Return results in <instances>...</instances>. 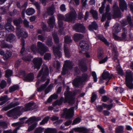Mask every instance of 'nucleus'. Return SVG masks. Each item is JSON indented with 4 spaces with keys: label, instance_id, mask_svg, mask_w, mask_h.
Here are the masks:
<instances>
[{
    "label": "nucleus",
    "instance_id": "obj_1",
    "mask_svg": "<svg viewBox=\"0 0 133 133\" xmlns=\"http://www.w3.org/2000/svg\"><path fill=\"white\" fill-rule=\"evenodd\" d=\"M15 25L17 26V35L18 37H22L24 38H26L28 37V34L25 31V29L21 28V24L23 22V20L21 17L18 19H15L13 21Z\"/></svg>",
    "mask_w": 133,
    "mask_h": 133
},
{
    "label": "nucleus",
    "instance_id": "obj_2",
    "mask_svg": "<svg viewBox=\"0 0 133 133\" xmlns=\"http://www.w3.org/2000/svg\"><path fill=\"white\" fill-rule=\"evenodd\" d=\"M90 76V75L86 73H84L82 74L81 76H79L74 79L73 82V84L76 87H78L83 82L88 81Z\"/></svg>",
    "mask_w": 133,
    "mask_h": 133
},
{
    "label": "nucleus",
    "instance_id": "obj_3",
    "mask_svg": "<svg viewBox=\"0 0 133 133\" xmlns=\"http://www.w3.org/2000/svg\"><path fill=\"white\" fill-rule=\"evenodd\" d=\"M69 89V87H67V90L64 93L65 96V101L64 103L67 102L68 103L71 104H72L75 102V96L76 95V93L69 91L68 90Z\"/></svg>",
    "mask_w": 133,
    "mask_h": 133
},
{
    "label": "nucleus",
    "instance_id": "obj_4",
    "mask_svg": "<svg viewBox=\"0 0 133 133\" xmlns=\"http://www.w3.org/2000/svg\"><path fill=\"white\" fill-rule=\"evenodd\" d=\"M41 119V117H36L35 116H33L30 118L26 121L25 123H28V125H30L29 127L28 130L30 131L33 130L36 126L37 123L36 122H38Z\"/></svg>",
    "mask_w": 133,
    "mask_h": 133
},
{
    "label": "nucleus",
    "instance_id": "obj_5",
    "mask_svg": "<svg viewBox=\"0 0 133 133\" xmlns=\"http://www.w3.org/2000/svg\"><path fill=\"white\" fill-rule=\"evenodd\" d=\"M125 84L130 89H133V74L130 70H128L126 72Z\"/></svg>",
    "mask_w": 133,
    "mask_h": 133
},
{
    "label": "nucleus",
    "instance_id": "obj_6",
    "mask_svg": "<svg viewBox=\"0 0 133 133\" xmlns=\"http://www.w3.org/2000/svg\"><path fill=\"white\" fill-rule=\"evenodd\" d=\"M49 70L48 67L45 65H43L39 72L37 77L38 78L42 76L41 81L44 82L46 80V76L49 75Z\"/></svg>",
    "mask_w": 133,
    "mask_h": 133
},
{
    "label": "nucleus",
    "instance_id": "obj_7",
    "mask_svg": "<svg viewBox=\"0 0 133 133\" xmlns=\"http://www.w3.org/2000/svg\"><path fill=\"white\" fill-rule=\"evenodd\" d=\"M37 52L41 56H43L46 52L49 51L48 48L44 44L40 42H38L37 43Z\"/></svg>",
    "mask_w": 133,
    "mask_h": 133
},
{
    "label": "nucleus",
    "instance_id": "obj_8",
    "mask_svg": "<svg viewBox=\"0 0 133 133\" xmlns=\"http://www.w3.org/2000/svg\"><path fill=\"white\" fill-rule=\"evenodd\" d=\"M37 52L41 56H43L46 52L49 51L48 48L44 44L40 42H38L37 43Z\"/></svg>",
    "mask_w": 133,
    "mask_h": 133
},
{
    "label": "nucleus",
    "instance_id": "obj_9",
    "mask_svg": "<svg viewBox=\"0 0 133 133\" xmlns=\"http://www.w3.org/2000/svg\"><path fill=\"white\" fill-rule=\"evenodd\" d=\"M73 28L76 32L81 33L85 32V27L83 24L76 23L73 26Z\"/></svg>",
    "mask_w": 133,
    "mask_h": 133
},
{
    "label": "nucleus",
    "instance_id": "obj_10",
    "mask_svg": "<svg viewBox=\"0 0 133 133\" xmlns=\"http://www.w3.org/2000/svg\"><path fill=\"white\" fill-rule=\"evenodd\" d=\"M74 65V63L72 61L66 60L65 62V64L64 65L63 68V70L62 72V74L63 75L66 74L67 71L68 69H71L72 67Z\"/></svg>",
    "mask_w": 133,
    "mask_h": 133
},
{
    "label": "nucleus",
    "instance_id": "obj_11",
    "mask_svg": "<svg viewBox=\"0 0 133 133\" xmlns=\"http://www.w3.org/2000/svg\"><path fill=\"white\" fill-rule=\"evenodd\" d=\"M74 107H72L68 109L66 108H65L63 110V113L66 116V118L69 119L73 116L74 115Z\"/></svg>",
    "mask_w": 133,
    "mask_h": 133
},
{
    "label": "nucleus",
    "instance_id": "obj_12",
    "mask_svg": "<svg viewBox=\"0 0 133 133\" xmlns=\"http://www.w3.org/2000/svg\"><path fill=\"white\" fill-rule=\"evenodd\" d=\"M110 6L109 4L107 5L105 8V12L102 15L101 21L104 22L106 18H107L108 20H110L111 19V14L109 12L110 10Z\"/></svg>",
    "mask_w": 133,
    "mask_h": 133
},
{
    "label": "nucleus",
    "instance_id": "obj_13",
    "mask_svg": "<svg viewBox=\"0 0 133 133\" xmlns=\"http://www.w3.org/2000/svg\"><path fill=\"white\" fill-rule=\"evenodd\" d=\"M58 45L56 47H55L54 46L52 47L54 55L56 57H57L59 58H61L62 56V54L60 51V48L62 45V43H59L57 44Z\"/></svg>",
    "mask_w": 133,
    "mask_h": 133
},
{
    "label": "nucleus",
    "instance_id": "obj_14",
    "mask_svg": "<svg viewBox=\"0 0 133 133\" xmlns=\"http://www.w3.org/2000/svg\"><path fill=\"white\" fill-rule=\"evenodd\" d=\"M32 61L34 64V68L37 69L38 70L42 64V59L40 58H35L33 59Z\"/></svg>",
    "mask_w": 133,
    "mask_h": 133
},
{
    "label": "nucleus",
    "instance_id": "obj_15",
    "mask_svg": "<svg viewBox=\"0 0 133 133\" xmlns=\"http://www.w3.org/2000/svg\"><path fill=\"white\" fill-rule=\"evenodd\" d=\"M121 23L123 26H125L129 23L130 28H132L133 27V23L131 17L130 16H128L127 18V20L123 19L121 21Z\"/></svg>",
    "mask_w": 133,
    "mask_h": 133
},
{
    "label": "nucleus",
    "instance_id": "obj_16",
    "mask_svg": "<svg viewBox=\"0 0 133 133\" xmlns=\"http://www.w3.org/2000/svg\"><path fill=\"white\" fill-rule=\"evenodd\" d=\"M35 109L34 103L29 102L25 104V107L21 109L22 112L27 111L29 110H32Z\"/></svg>",
    "mask_w": 133,
    "mask_h": 133
},
{
    "label": "nucleus",
    "instance_id": "obj_17",
    "mask_svg": "<svg viewBox=\"0 0 133 133\" xmlns=\"http://www.w3.org/2000/svg\"><path fill=\"white\" fill-rule=\"evenodd\" d=\"M111 47L112 48V54L114 55L113 59L115 62H118L119 63V60L118 59V52L116 48L112 44H111Z\"/></svg>",
    "mask_w": 133,
    "mask_h": 133
},
{
    "label": "nucleus",
    "instance_id": "obj_18",
    "mask_svg": "<svg viewBox=\"0 0 133 133\" xmlns=\"http://www.w3.org/2000/svg\"><path fill=\"white\" fill-rule=\"evenodd\" d=\"M76 16L74 13L72 12L69 14H68L65 15V21L69 22H72L74 20Z\"/></svg>",
    "mask_w": 133,
    "mask_h": 133
},
{
    "label": "nucleus",
    "instance_id": "obj_19",
    "mask_svg": "<svg viewBox=\"0 0 133 133\" xmlns=\"http://www.w3.org/2000/svg\"><path fill=\"white\" fill-rule=\"evenodd\" d=\"M114 15L116 18L121 17L120 11L118 7L116 4H114L113 7Z\"/></svg>",
    "mask_w": 133,
    "mask_h": 133
},
{
    "label": "nucleus",
    "instance_id": "obj_20",
    "mask_svg": "<svg viewBox=\"0 0 133 133\" xmlns=\"http://www.w3.org/2000/svg\"><path fill=\"white\" fill-rule=\"evenodd\" d=\"M79 46L83 51L88 50L89 48V45L87 41H82L79 43Z\"/></svg>",
    "mask_w": 133,
    "mask_h": 133
},
{
    "label": "nucleus",
    "instance_id": "obj_21",
    "mask_svg": "<svg viewBox=\"0 0 133 133\" xmlns=\"http://www.w3.org/2000/svg\"><path fill=\"white\" fill-rule=\"evenodd\" d=\"M64 50L66 57H70L71 55L70 52L69 45L66 44H64Z\"/></svg>",
    "mask_w": 133,
    "mask_h": 133
},
{
    "label": "nucleus",
    "instance_id": "obj_22",
    "mask_svg": "<svg viewBox=\"0 0 133 133\" xmlns=\"http://www.w3.org/2000/svg\"><path fill=\"white\" fill-rule=\"evenodd\" d=\"M55 12V8L54 5L52 4L51 6L47 8L46 13L49 15L52 16Z\"/></svg>",
    "mask_w": 133,
    "mask_h": 133
},
{
    "label": "nucleus",
    "instance_id": "obj_23",
    "mask_svg": "<svg viewBox=\"0 0 133 133\" xmlns=\"http://www.w3.org/2000/svg\"><path fill=\"white\" fill-rule=\"evenodd\" d=\"M34 75L32 73H29L26 75L24 77H23V79L26 82H31L34 79Z\"/></svg>",
    "mask_w": 133,
    "mask_h": 133
},
{
    "label": "nucleus",
    "instance_id": "obj_24",
    "mask_svg": "<svg viewBox=\"0 0 133 133\" xmlns=\"http://www.w3.org/2000/svg\"><path fill=\"white\" fill-rule=\"evenodd\" d=\"M119 5L120 9L122 11L127 9V5L126 2L124 0H119Z\"/></svg>",
    "mask_w": 133,
    "mask_h": 133
},
{
    "label": "nucleus",
    "instance_id": "obj_25",
    "mask_svg": "<svg viewBox=\"0 0 133 133\" xmlns=\"http://www.w3.org/2000/svg\"><path fill=\"white\" fill-rule=\"evenodd\" d=\"M50 81L49 79H47L45 83L41 85L40 87L37 88V91L38 92H41L42 90H44L49 84Z\"/></svg>",
    "mask_w": 133,
    "mask_h": 133
},
{
    "label": "nucleus",
    "instance_id": "obj_26",
    "mask_svg": "<svg viewBox=\"0 0 133 133\" xmlns=\"http://www.w3.org/2000/svg\"><path fill=\"white\" fill-rule=\"evenodd\" d=\"M6 41L10 43L15 42L16 41V37L13 34H10L7 37Z\"/></svg>",
    "mask_w": 133,
    "mask_h": 133
},
{
    "label": "nucleus",
    "instance_id": "obj_27",
    "mask_svg": "<svg viewBox=\"0 0 133 133\" xmlns=\"http://www.w3.org/2000/svg\"><path fill=\"white\" fill-rule=\"evenodd\" d=\"M55 19L54 16L51 17L48 19L47 23L51 29H52L55 24Z\"/></svg>",
    "mask_w": 133,
    "mask_h": 133
},
{
    "label": "nucleus",
    "instance_id": "obj_28",
    "mask_svg": "<svg viewBox=\"0 0 133 133\" xmlns=\"http://www.w3.org/2000/svg\"><path fill=\"white\" fill-rule=\"evenodd\" d=\"M78 65L80 69L82 72H84L87 71L88 68L83 63L80 62L79 63Z\"/></svg>",
    "mask_w": 133,
    "mask_h": 133
},
{
    "label": "nucleus",
    "instance_id": "obj_29",
    "mask_svg": "<svg viewBox=\"0 0 133 133\" xmlns=\"http://www.w3.org/2000/svg\"><path fill=\"white\" fill-rule=\"evenodd\" d=\"M4 27L5 30L9 32H11L14 30V27L11 25L10 23H7L5 24Z\"/></svg>",
    "mask_w": 133,
    "mask_h": 133
},
{
    "label": "nucleus",
    "instance_id": "obj_30",
    "mask_svg": "<svg viewBox=\"0 0 133 133\" xmlns=\"http://www.w3.org/2000/svg\"><path fill=\"white\" fill-rule=\"evenodd\" d=\"M114 37L115 39L116 40H119V41H125L126 40L127 34H122V37H119L116 35H114Z\"/></svg>",
    "mask_w": 133,
    "mask_h": 133
},
{
    "label": "nucleus",
    "instance_id": "obj_31",
    "mask_svg": "<svg viewBox=\"0 0 133 133\" xmlns=\"http://www.w3.org/2000/svg\"><path fill=\"white\" fill-rule=\"evenodd\" d=\"M83 35L81 34L76 33L74 34L73 37L75 41L77 42L82 39L83 37Z\"/></svg>",
    "mask_w": 133,
    "mask_h": 133
},
{
    "label": "nucleus",
    "instance_id": "obj_32",
    "mask_svg": "<svg viewBox=\"0 0 133 133\" xmlns=\"http://www.w3.org/2000/svg\"><path fill=\"white\" fill-rule=\"evenodd\" d=\"M112 75H110V74L108 71H104L102 75V77L104 79L107 78L110 79L111 78Z\"/></svg>",
    "mask_w": 133,
    "mask_h": 133
},
{
    "label": "nucleus",
    "instance_id": "obj_33",
    "mask_svg": "<svg viewBox=\"0 0 133 133\" xmlns=\"http://www.w3.org/2000/svg\"><path fill=\"white\" fill-rule=\"evenodd\" d=\"M0 44L2 48H10L12 47V45H9L8 44L6 43L4 40L0 41Z\"/></svg>",
    "mask_w": 133,
    "mask_h": 133
},
{
    "label": "nucleus",
    "instance_id": "obj_34",
    "mask_svg": "<svg viewBox=\"0 0 133 133\" xmlns=\"http://www.w3.org/2000/svg\"><path fill=\"white\" fill-rule=\"evenodd\" d=\"M98 27L96 23L93 22L91 24L89 25L88 26L89 29L90 30H92L94 29L96 30Z\"/></svg>",
    "mask_w": 133,
    "mask_h": 133
},
{
    "label": "nucleus",
    "instance_id": "obj_35",
    "mask_svg": "<svg viewBox=\"0 0 133 133\" xmlns=\"http://www.w3.org/2000/svg\"><path fill=\"white\" fill-rule=\"evenodd\" d=\"M98 39L103 41L108 46L109 44L107 40L102 35H99L98 36Z\"/></svg>",
    "mask_w": 133,
    "mask_h": 133
},
{
    "label": "nucleus",
    "instance_id": "obj_36",
    "mask_svg": "<svg viewBox=\"0 0 133 133\" xmlns=\"http://www.w3.org/2000/svg\"><path fill=\"white\" fill-rule=\"evenodd\" d=\"M98 39L103 41L108 46L109 44L107 40L102 35H99L98 36Z\"/></svg>",
    "mask_w": 133,
    "mask_h": 133
},
{
    "label": "nucleus",
    "instance_id": "obj_37",
    "mask_svg": "<svg viewBox=\"0 0 133 133\" xmlns=\"http://www.w3.org/2000/svg\"><path fill=\"white\" fill-rule=\"evenodd\" d=\"M124 127L122 126H119L115 128V133H123Z\"/></svg>",
    "mask_w": 133,
    "mask_h": 133
},
{
    "label": "nucleus",
    "instance_id": "obj_38",
    "mask_svg": "<svg viewBox=\"0 0 133 133\" xmlns=\"http://www.w3.org/2000/svg\"><path fill=\"white\" fill-rule=\"evenodd\" d=\"M12 55V53L10 51H7L3 57L4 60H6L11 57Z\"/></svg>",
    "mask_w": 133,
    "mask_h": 133
},
{
    "label": "nucleus",
    "instance_id": "obj_39",
    "mask_svg": "<svg viewBox=\"0 0 133 133\" xmlns=\"http://www.w3.org/2000/svg\"><path fill=\"white\" fill-rule=\"evenodd\" d=\"M90 12L92 14L94 19L96 20L98 19V13L96 11L94 10H91L90 11Z\"/></svg>",
    "mask_w": 133,
    "mask_h": 133
},
{
    "label": "nucleus",
    "instance_id": "obj_40",
    "mask_svg": "<svg viewBox=\"0 0 133 133\" xmlns=\"http://www.w3.org/2000/svg\"><path fill=\"white\" fill-rule=\"evenodd\" d=\"M45 43L49 47H51L53 43L52 42V38L51 37H49L45 42Z\"/></svg>",
    "mask_w": 133,
    "mask_h": 133
},
{
    "label": "nucleus",
    "instance_id": "obj_41",
    "mask_svg": "<svg viewBox=\"0 0 133 133\" xmlns=\"http://www.w3.org/2000/svg\"><path fill=\"white\" fill-rule=\"evenodd\" d=\"M35 12L34 9L32 8H30L26 10V13L27 15H33Z\"/></svg>",
    "mask_w": 133,
    "mask_h": 133
},
{
    "label": "nucleus",
    "instance_id": "obj_42",
    "mask_svg": "<svg viewBox=\"0 0 133 133\" xmlns=\"http://www.w3.org/2000/svg\"><path fill=\"white\" fill-rule=\"evenodd\" d=\"M21 45H22V47L20 51V52L21 54H22L25 51L24 46L25 45V41L23 38H22L21 40Z\"/></svg>",
    "mask_w": 133,
    "mask_h": 133
},
{
    "label": "nucleus",
    "instance_id": "obj_43",
    "mask_svg": "<svg viewBox=\"0 0 133 133\" xmlns=\"http://www.w3.org/2000/svg\"><path fill=\"white\" fill-rule=\"evenodd\" d=\"M52 35L55 43L58 44L59 42V39L57 34L55 32H54L52 33Z\"/></svg>",
    "mask_w": 133,
    "mask_h": 133
},
{
    "label": "nucleus",
    "instance_id": "obj_44",
    "mask_svg": "<svg viewBox=\"0 0 133 133\" xmlns=\"http://www.w3.org/2000/svg\"><path fill=\"white\" fill-rule=\"evenodd\" d=\"M27 5V3L25 2L24 3L22 6H21L19 2H17L16 3V5L17 7L19 9L23 8V10H25V9Z\"/></svg>",
    "mask_w": 133,
    "mask_h": 133
},
{
    "label": "nucleus",
    "instance_id": "obj_45",
    "mask_svg": "<svg viewBox=\"0 0 133 133\" xmlns=\"http://www.w3.org/2000/svg\"><path fill=\"white\" fill-rule=\"evenodd\" d=\"M5 77L7 78L10 77L12 75V71L9 69L6 70L5 71Z\"/></svg>",
    "mask_w": 133,
    "mask_h": 133
},
{
    "label": "nucleus",
    "instance_id": "obj_46",
    "mask_svg": "<svg viewBox=\"0 0 133 133\" xmlns=\"http://www.w3.org/2000/svg\"><path fill=\"white\" fill-rule=\"evenodd\" d=\"M63 99V97H61V98L59 100H57L55 101L54 103V105L55 106L57 105H61L62 103Z\"/></svg>",
    "mask_w": 133,
    "mask_h": 133
},
{
    "label": "nucleus",
    "instance_id": "obj_47",
    "mask_svg": "<svg viewBox=\"0 0 133 133\" xmlns=\"http://www.w3.org/2000/svg\"><path fill=\"white\" fill-rule=\"evenodd\" d=\"M32 57L30 55H29L23 56L22 59L25 61H30L31 60Z\"/></svg>",
    "mask_w": 133,
    "mask_h": 133
},
{
    "label": "nucleus",
    "instance_id": "obj_48",
    "mask_svg": "<svg viewBox=\"0 0 133 133\" xmlns=\"http://www.w3.org/2000/svg\"><path fill=\"white\" fill-rule=\"evenodd\" d=\"M20 127H18L16 128L13 131H12L11 130H7L6 131H4L3 133H17V131L19 129Z\"/></svg>",
    "mask_w": 133,
    "mask_h": 133
},
{
    "label": "nucleus",
    "instance_id": "obj_49",
    "mask_svg": "<svg viewBox=\"0 0 133 133\" xmlns=\"http://www.w3.org/2000/svg\"><path fill=\"white\" fill-rule=\"evenodd\" d=\"M64 42L65 44H70L72 42V40L71 39L70 37L67 36L64 37Z\"/></svg>",
    "mask_w": 133,
    "mask_h": 133
},
{
    "label": "nucleus",
    "instance_id": "obj_50",
    "mask_svg": "<svg viewBox=\"0 0 133 133\" xmlns=\"http://www.w3.org/2000/svg\"><path fill=\"white\" fill-rule=\"evenodd\" d=\"M18 88V86L15 85H14L12 86L9 88V92H11L17 90Z\"/></svg>",
    "mask_w": 133,
    "mask_h": 133
},
{
    "label": "nucleus",
    "instance_id": "obj_51",
    "mask_svg": "<svg viewBox=\"0 0 133 133\" xmlns=\"http://www.w3.org/2000/svg\"><path fill=\"white\" fill-rule=\"evenodd\" d=\"M54 84L53 83H51L46 88L45 90V94H46L48 93L49 91H50L51 89L52 88Z\"/></svg>",
    "mask_w": 133,
    "mask_h": 133
},
{
    "label": "nucleus",
    "instance_id": "obj_52",
    "mask_svg": "<svg viewBox=\"0 0 133 133\" xmlns=\"http://www.w3.org/2000/svg\"><path fill=\"white\" fill-rule=\"evenodd\" d=\"M98 57L99 59H102L104 57V53L101 50L98 51L97 54Z\"/></svg>",
    "mask_w": 133,
    "mask_h": 133
},
{
    "label": "nucleus",
    "instance_id": "obj_53",
    "mask_svg": "<svg viewBox=\"0 0 133 133\" xmlns=\"http://www.w3.org/2000/svg\"><path fill=\"white\" fill-rule=\"evenodd\" d=\"M32 4L35 6L38 11L40 12L41 9V6L40 4L38 2L35 1L33 2Z\"/></svg>",
    "mask_w": 133,
    "mask_h": 133
},
{
    "label": "nucleus",
    "instance_id": "obj_54",
    "mask_svg": "<svg viewBox=\"0 0 133 133\" xmlns=\"http://www.w3.org/2000/svg\"><path fill=\"white\" fill-rule=\"evenodd\" d=\"M117 70L118 71L119 74L121 75H123V71L121 66L119 65H118L117 66Z\"/></svg>",
    "mask_w": 133,
    "mask_h": 133
},
{
    "label": "nucleus",
    "instance_id": "obj_55",
    "mask_svg": "<svg viewBox=\"0 0 133 133\" xmlns=\"http://www.w3.org/2000/svg\"><path fill=\"white\" fill-rule=\"evenodd\" d=\"M102 105L104 107L107 108L108 110H109L112 108L113 105L112 104L108 105L104 103H103Z\"/></svg>",
    "mask_w": 133,
    "mask_h": 133
},
{
    "label": "nucleus",
    "instance_id": "obj_56",
    "mask_svg": "<svg viewBox=\"0 0 133 133\" xmlns=\"http://www.w3.org/2000/svg\"><path fill=\"white\" fill-rule=\"evenodd\" d=\"M44 128L41 127L36 128L34 133H42L43 132Z\"/></svg>",
    "mask_w": 133,
    "mask_h": 133
},
{
    "label": "nucleus",
    "instance_id": "obj_57",
    "mask_svg": "<svg viewBox=\"0 0 133 133\" xmlns=\"http://www.w3.org/2000/svg\"><path fill=\"white\" fill-rule=\"evenodd\" d=\"M20 13L19 11L17 10L16 9H14L13 11L12 12H10V15L11 16H13L15 15H18Z\"/></svg>",
    "mask_w": 133,
    "mask_h": 133
},
{
    "label": "nucleus",
    "instance_id": "obj_58",
    "mask_svg": "<svg viewBox=\"0 0 133 133\" xmlns=\"http://www.w3.org/2000/svg\"><path fill=\"white\" fill-rule=\"evenodd\" d=\"M49 117L47 116L45 117L42 121L40 123L41 125H43L47 123L49 120Z\"/></svg>",
    "mask_w": 133,
    "mask_h": 133
},
{
    "label": "nucleus",
    "instance_id": "obj_59",
    "mask_svg": "<svg viewBox=\"0 0 133 133\" xmlns=\"http://www.w3.org/2000/svg\"><path fill=\"white\" fill-rule=\"evenodd\" d=\"M45 133H56L55 130L51 128H48L45 131Z\"/></svg>",
    "mask_w": 133,
    "mask_h": 133
},
{
    "label": "nucleus",
    "instance_id": "obj_60",
    "mask_svg": "<svg viewBox=\"0 0 133 133\" xmlns=\"http://www.w3.org/2000/svg\"><path fill=\"white\" fill-rule=\"evenodd\" d=\"M30 49L33 52H37V47L34 44L31 45L30 47Z\"/></svg>",
    "mask_w": 133,
    "mask_h": 133
},
{
    "label": "nucleus",
    "instance_id": "obj_61",
    "mask_svg": "<svg viewBox=\"0 0 133 133\" xmlns=\"http://www.w3.org/2000/svg\"><path fill=\"white\" fill-rule=\"evenodd\" d=\"M105 4L102 3L101 6L99 9V11L101 14L103 13L105 7Z\"/></svg>",
    "mask_w": 133,
    "mask_h": 133
},
{
    "label": "nucleus",
    "instance_id": "obj_62",
    "mask_svg": "<svg viewBox=\"0 0 133 133\" xmlns=\"http://www.w3.org/2000/svg\"><path fill=\"white\" fill-rule=\"evenodd\" d=\"M51 54L50 53H46L44 55V58L45 60H49L51 58Z\"/></svg>",
    "mask_w": 133,
    "mask_h": 133
},
{
    "label": "nucleus",
    "instance_id": "obj_63",
    "mask_svg": "<svg viewBox=\"0 0 133 133\" xmlns=\"http://www.w3.org/2000/svg\"><path fill=\"white\" fill-rule=\"evenodd\" d=\"M97 95L94 92H93L92 94V96L91 98V102H94L96 100L97 98Z\"/></svg>",
    "mask_w": 133,
    "mask_h": 133
},
{
    "label": "nucleus",
    "instance_id": "obj_64",
    "mask_svg": "<svg viewBox=\"0 0 133 133\" xmlns=\"http://www.w3.org/2000/svg\"><path fill=\"white\" fill-rule=\"evenodd\" d=\"M6 82L4 80H2L0 83V86L2 89H3L6 86Z\"/></svg>",
    "mask_w": 133,
    "mask_h": 133
}]
</instances>
